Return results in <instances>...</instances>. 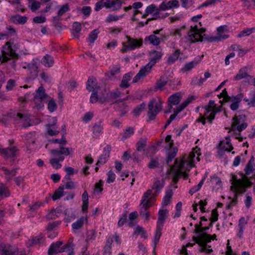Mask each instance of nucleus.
Returning a JSON list of instances; mask_svg holds the SVG:
<instances>
[{"mask_svg":"<svg viewBox=\"0 0 255 255\" xmlns=\"http://www.w3.org/2000/svg\"><path fill=\"white\" fill-rule=\"evenodd\" d=\"M196 229L194 231V233L198 234L197 237H193L194 241L200 246L199 251L200 252H206L209 253L213 252L210 246L207 245L211 242V235L206 233L205 232L209 229V227H202L199 230V227L197 224L195 225Z\"/></svg>","mask_w":255,"mask_h":255,"instance_id":"1","label":"nucleus"},{"mask_svg":"<svg viewBox=\"0 0 255 255\" xmlns=\"http://www.w3.org/2000/svg\"><path fill=\"white\" fill-rule=\"evenodd\" d=\"M175 165L170 167V174L172 176V180L174 183H177L180 177L183 176L184 179H187L188 177L187 172H189L191 168V164L185 160L178 162L176 159L175 161Z\"/></svg>","mask_w":255,"mask_h":255,"instance_id":"2","label":"nucleus"},{"mask_svg":"<svg viewBox=\"0 0 255 255\" xmlns=\"http://www.w3.org/2000/svg\"><path fill=\"white\" fill-rule=\"evenodd\" d=\"M162 55L163 54L160 51L154 50L150 52V62L145 66L140 68L138 73L133 79L132 82H137L141 78L145 76L148 73H149L151 68L160 60L162 56Z\"/></svg>","mask_w":255,"mask_h":255,"instance_id":"3","label":"nucleus"},{"mask_svg":"<svg viewBox=\"0 0 255 255\" xmlns=\"http://www.w3.org/2000/svg\"><path fill=\"white\" fill-rule=\"evenodd\" d=\"M163 102L160 98H153L148 104L147 116L149 120H153L162 109Z\"/></svg>","mask_w":255,"mask_h":255,"instance_id":"4","label":"nucleus"},{"mask_svg":"<svg viewBox=\"0 0 255 255\" xmlns=\"http://www.w3.org/2000/svg\"><path fill=\"white\" fill-rule=\"evenodd\" d=\"M205 30L206 29L204 28L199 29L197 25L194 26H191L187 35L186 36V38L191 43L202 41L203 35H205L204 33Z\"/></svg>","mask_w":255,"mask_h":255,"instance_id":"5","label":"nucleus"},{"mask_svg":"<svg viewBox=\"0 0 255 255\" xmlns=\"http://www.w3.org/2000/svg\"><path fill=\"white\" fill-rule=\"evenodd\" d=\"M122 97L121 92L119 89H116L110 91L105 97H100L99 96L98 101L101 104L108 102L110 104H116V103L123 100Z\"/></svg>","mask_w":255,"mask_h":255,"instance_id":"6","label":"nucleus"},{"mask_svg":"<svg viewBox=\"0 0 255 255\" xmlns=\"http://www.w3.org/2000/svg\"><path fill=\"white\" fill-rule=\"evenodd\" d=\"M2 56L3 57L2 62H5L10 59V57L17 59L18 55L15 52L14 50L11 48L9 42H7L3 46L2 50Z\"/></svg>","mask_w":255,"mask_h":255,"instance_id":"7","label":"nucleus"},{"mask_svg":"<svg viewBox=\"0 0 255 255\" xmlns=\"http://www.w3.org/2000/svg\"><path fill=\"white\" fill-rule=\"evenodd\" d=\"M95 79L93 77H89L88 80L86 83V89L89 91H92L93 93L91 94L90 97V102L92 103H96L98 100V91L100 89L99 87H95L94 88L93 84Z\"/></svg>","mask_w":255,"mask_h":255,"instance_id":"8","label":"nucleus"},{"mask_svg":"<svg viewBox=\"0 0 255 255\" xmlns=\"http://www.w3.org/2000/svg\"><path fill=\"white\" fill-rule=\"evenodd\" d=\"M252 68V66L250 65H247L241 68L239 70L238 73L234 77V80L239 81L243 78H248V80H249L253 78L252 76L248 74V73L251 72Z\"/></svg>","mask_w":255,"mask_h":255,"instance_id":"9","label":"nucleus"},{"mask_svg":"<svg viewBox=\"0 0 255 255\" xmlns=\"http://www.w3.org/2000/svg\"><path fill=\"white\" fill-rule=\"evenodd\" d=\"M24 69L28 68L29 72V78L32 80L35 79L38 76V67L37 61L33 59L32 61L23 67Z\"/></svg>","mask_w":255,"mask_h":255,"instance_id":"10","label":"nucleus"},{"mask_svg":"<svg viewBox=\"0 0 255 255\" xmlns=\"http://www.w3.org/2000/svg\"><path fill=\"white\" fill-rule=\"evenodd\" d=\"M50 153L54 157V158H57L60 161H63L64 159V155H69L70 151L68 148L60 146L59 149L51 150Z\"/></svg>","mask_w":255,"mask_h":255,"instance_id":"11","label":"nucleus"},{"mask_svg":"<svg viewBox=\"0 0 255 255\" xmlns=\"http://www.w3.org/2000/svg\"><path fill=\"white\" fill-rule=\"evenodd\" d=\"M0 252L1 255H18V249L16 246H6L3 243L0 244Z\"/></svg>","mask_w":255,"mask_h":255,"instance_id":"12","label":"nucleus"},{"mask_svg":"<svg viewBox=\"0 0 255 255\" xmlns=\"http://www.w3.org/2000/svg\"><path fill=\"white\" fill-rule=\"evenodd\" d=\"M140 210L139 215L145 221H147L150 218L149 212L147 211V210L151 206V204L149 200H147L145 203L140 204Z\"/></svg>","mask_w":255,"mask_h":255,"instance_id":"13","label":"nucleus"},{"mask_svg":"<svg viewBox=\"0 0 255 255\" xmlns=\"http://www.w3.org/2000/svg\"><path fill=\"white\" fill-rule=\"evenodd\" d=\"M17 149L15 146L0 149V153L4 158H14L16 155Z\"/></svg>","mask_w":255,"mask_h":255,"instance_id":"14","label":"nucleus"},{"mask_svg":"<svg viewBox=\"0 0 255 255\" xmlns=\"http://www.w3.org/2000/svg\"><path fill=\"white\" fill-rule=\"evenodd\" d=\"M233 185L231 186L232 190H235L236 194H243L246 191L245 184L244 182L241 179H236L234 183H233Z\"/></svg>","mask_w":255,"mask_h":255,"instance_id":"15","label":"nucleus"},{"mask_svg":"<svg viewBox=\"0 0 255 255\" xmlns=\"http://www.w3.org/2000/svg\"><path fill=\"white\" fill-rule=\"evenodd\" d=\"M127 43L130 50H134L141 47L142 45V40L141 39H137L131 38L129 36H127Z\"/></svg>","mask_w":255,"mask_h":255,"instance_id":"16","label":"nucleus"},{"mask_svg":"<svg viewBox=\"0 0 255 255\" xmlns=\"http://www.w3.org/2000/svg\"><path fill=\"white\" fill-rule=\"evenodd\" d=\"M111 150V147L109 145H107L104 148L103 154L99 157L97 163V165H103L107 162L110 156Z\"/></svg>","mask_w":255,"mask_h":255,"instance_id":"17","label":"nucleus"},{"mask_svg":"<svg viewBox=\"0 0 255 255\" xmlns=\"http://www.w3.org/2000/svg\"><path fill=\"white\" fill-rule=\"evenodd\" d=\"M114 109L116 111L120 112V116L121 117L124 116L129 110L128 106L126 104L124 100L116 103Z\"/></svg>","mask_w":255,"mask_h":255,"instance_id":"18","label":"nucleus"},{"mask_svg":"<svg viewBox=\"0 0 255 255\" xmlns=\"http://www.w3.org/2000/svg\"><path fill=\"white\" fill-rule=\"evenodd\" d=\"M167 37L163 34L160 35V37H158L154 34H151L145 38V41L147 40L150 42V44L153 45L157 46L160 43L161 40L166 39Z\"/></svg>","mask_w":255,"mask_h":255,"instance_id":"19","label":"nucleus"},{"mask_svg":"<svg viewBox=\"0 0 255 255\" xmlns=\"http://www.w3.org/2000/svg\"><path fill=\"white\" fill-rule=\"evenodd\" d=\"M179 6V2L177 0H172L168 1H163L159 5V9L162 10L177 7Z\"/></svg>","mask_w":255,"mask_h":255,"instance_id":"20","label":"nucleus"},{"mask_svg":"<svg viewBox=\"0 0 255 255\" xmlns=\"http://www.w3.org/2000/svg\"><path fill=\"white\" fill-rule=\"evenodd\" d=\"M63 243L62 241H57L56 243L52 244L49 247L48 250V255H55L59 253L60 247Z\"/></svg>","mask_w":255,"mask_h":255,"instance_id":"21","label":"nucleus"},{"mask_svg":"<svg viewBox=\"0 0 255 255\" xmlns=\"http://www.w3.org/2000/svg\"><path fill=\"white\" fill-rule=\"evenodd\" d=\"M15 118L19 120L21 122H24L22 125L23 128H25L31 126V125L30 124V120L29 116L27 114L17 113Z\"/></svg>","mask_w":255,"mask_h":255,"instance_id":"22","label":"nucleus"},{"mask_svg":"<svg viewBox=\"0 0 255 255\" xmlns=\"http://www.w3.org/2000/svg\"><path fill=\"white\" fill-rule=\"evenodd\" d=\"M168 210L167 209L160 210L158 212V217L157 222V226L163 227L164 222L167 218Z\"/></svg>","mask_w":255,"mask_h":255,"instance_id":"23","label":"nucleus"},{"mask_svg":"<svg viewBox=\"0 0 255 255\" xmlns=\"http://www.w3.org/2000/svg\"><path fill=\"white\" fill-rule=\"evenodd\" d=\"M246 120V116L245 115H240L239 116H235L233 118V123L232 124V129L235 128L241 124V123H245Z\"/></svg>","mask_w":255,"mask_h":255,"instance_id":"24","label":"nucleus"},{"mask_svg":"<svg viewBox=\"0 0 255 255\" xmlns=\"http://www.w3.org/2000/svg\"><path fill=\"white\" fill-rule=\"evenodd\" d=\"M27 20V17L26 16H21L17 14L12 16L10 17V20L15 24H24Z\"/></svg>","mask_w":255,"mask_h":255,"instance_id":"25","label":"nucleus"},{"mask_svg":"<svg viewBox=\"0 0 255 255\" xmlns=\"http://www.w3.org/2000/svg\"><path fill=\"white\" fill-rule=\"evenodd\" d=\"M226 144L227 146L225 145V141H221L219 144V148L220 151H223V150H225L230 152L231 150L233 149V147L232 146L231 143V140L230 138L227 137L226 139Z\"/></svg>","mask_w":255,"mask_h":255,"instance_id":"26","label":"nucleus"},{"mask_svg":"<svg viewBox=\"0 0 255 255\" xmlns=\"http://www.w3.org/2000/svg\"><path fill=\"white\" fill-rule=\"evenodd\" d=\"M182 95L180 93L177 92L171 95L168 98V102L170 104L177 105L181 101Z\"/></svg>","mask_w":255,"mask_h":255,"instance_id":"27","label":"nucleus"},{"mask_svg":"<svg viewBox=\"0 0 255 255\" xmlns=\"http://www.w3.org/2000/svg\"><path fill=\"white\" fill-rule=\"evenodd\" d=\"M255 170V158L252 157L247 163L245 171L246 175H249Z\"/></svg>","mask_w":255,"mask_h":255,"instance_id":"28","label":"nucleus"},{"mask_svg":"<svg viewBox=\"0 0 255 255\" xmlns=\"http://www.w3.org/2000/svg\"><path fill=\"white\" fill-rule=\"evenodd\" d=\"M134 129L133 127H129L127 128L124 130L123 132L121 133V140L123 141L125 140L132 135L134 133Z\"/></svg>","mask_w":255,"mask_h":255,"instance_id":"29","label":"nucleus"},{"mask_svg":"<svg viewBox=\"0 0 255 255\" xmlns=\"http://www.w3.org/2000/svg\"><path fill=\"white\" fill-rule=\"evenodd\" d=\"M42 63L46 67L52 66L54 64L53 57L48 54L45 55L42 59Z\"/></svg>","mask_w":255,"mask_h":255,"instance_id":"30","label":"nucleus"},{"mask_svg":"<svg viewBox=\"0 0 255 255\" xmlns=\"http://www.w3.org/2000/svg\"><path fill=\"white\" fill-rule=\"evenodd\" d=\"M170 150L168 152L166 163L169 165L173 159L176 155L178 149L176 147H169Z\"/></svg>","mask_w":255,"mask_h":255,"instance_id":"31","label":"nucleus"},{"mask_svg":"<svg viewBox=\"0 0 255 255\" xmlns=\"http://www.w3.org/2000/svg\"><path fill=\"white\" fill-rule=\"evenodd\" d=\"M64 185H60L59 188L55 191L54 194L52 196V199L55 201L64 196Z\"/></svg>","mask_w":255,"mask_h":255,"instance_id":"32","label":"nucleus"},{"mask_svg":"<svg viewBox=\"0 0 255 255\" xmlns=\"http://www.w3.org/2000/svg\"><path fill=\"white\" fill-rule=\"evenodd\" d=\"M173 195V191L171 189H169L166 192L165 195L164 197L162 204L163 206H166L170 203V200Z\"/></svg>","mask_w":255,"mask_h":255,"instance_id":"33","label":"nucleus"},{"mask_svg":"<svg viewBox=\"0 0 255 255\" xmlns=\"http://www.w3.org/2000/svg\"><path fill=\"white\" fill-rule=\"evenodd\" d=\"M69 10V5L67 3L62 5L58 12L57 15L54 16V19L55 20H60L61 16L66 12Z\"/></svg>","mask_w":255,"mask_h":255,"instance_id":"34","label":"nucleus"},{"mask_svg":"<svg viewBox=\"0 0 255 255\" xmlns=\"http://www.w3.org/2000/svg\"><path fill=\"white\" fill-rule=\"evenodd\" d=\"M47 97V95L45 92V90L42 86L38 88L36 91V94L33 96L35 99L38 98L40 99V100H43Z\"/></svg>","mask_w":255,"mask_h":255,"instance_id":"35","label":"nucleus"},{"mask_svg":"<svg viewBox=\"0 0 255 255\" xmlns=\"http://www.w3.org/2000/svg\"><path fill=\"white\" fill-rule=\"evenodd\" d=\"M199 63V61L194 59V60L186 63L181 69L182 71L185 72L191 70L192 68L195 67Z\"/></svg>","mask_w":255,"mask_h":255,"instance_id":"36","label":"nucleus"},{"mask_svg":"<svg viewBox=\"0 0 255 255\" xmlns=\"http://www.w3.org/2000/svg\"><path fill=\"white\" fill-rule=\"evenodd\" d=\"M163 227H161V226L156 227V229L155 231V234L154 236L153 242L154 244V248L156 247V246L157 244L158 243L159 239L160 238V237L161 236V231L162 230Z\"/></svg>","mask_w":255,"mask_h":255,"instance_id":"37","label":"nucleus"},{"mask_svg":"<svg viewBox=\"0 0 255 255\" xmlns=\"http://www.w3.org/2000/svg\"><path fill=\"white\" fill-rule=\"evenodd\" d=\"M2 169L4 171L6 178L8 180H11L16 175L17 172V169H13L11 170H9L5 167H2Z\"/></svg>","mask_w":255,"mask_h":255,"instance_id":"38","label":"nucleus"},{"mask_svg":"<svg viewBox=\"0 0 255 255\" xmlns=\"http://www.w3.org/2000/svg\"><path fill=\"white\" fill-rule=\"evenodd\" d=\"M180 53V49L176 50L172 54L169 56L167 60L168 63L170 64L173 63L176 60L178 59Z\"/></svg>","mask_w":255,"mask_h":255,"instance_id":"39","label":"nucleus"},{"mask_svg":"<svg viewBox=\"0 0 255 255\" xmlns=\"http://www.w3.org/2000/svg\"><path fill=\"white\" fill-rule=\"evenodd\" d=\"M167 77L165 76H162L156 83V87L155 89H162V88L166 85L167 83Z\"/></svg>","mask_w":255,"mask_h":255,"instance_id":"40","label":"nucleus"},{"mask_svg":"<svg viewBox=\"0 0 255 255\" xmlns=\"http://www.w3.org/2000/svg\"><path fill=\"white\" fill-rule=\"evenodd\" d=\"M120 70L121 66L119 65H114L110 70V76L108 73H106V76L111 78V77H114L119 74L120 72Z\"/></svg>","mask_w":255,"mask_h":255,"instance_id":"41","label":"nucleus"},{"mask_svg":"<svg viewBox=\"0 0 255 255\" xmlns=\"http://www.w3.org/2000/svg\"><path fill=\"white\" fill-rule=\"evenodd\" d=\"M146 107V104L143 102L141 104L136 106L133 111L134 115L136 117L138 116L145 109Z\"/></svg>","mask_w":255,"mask_h":255,"instance_id":"42","label":"nucleus"},{"mask_svg":"<svg viewBox=\"0 0 255 255\" xmlns=\"http://www.w3.org/2000/svg\"><path fill=\"white\" fill-rule=\"evenodd\" d=\"M81 30V25L79 22H75L73 24L72 33L77 38L79 37L78 34Z\"/></svg>","mask_w":255,"mask_h":255,"instance_id":"43","label":"nucleus"},{"mask_svg":"<svg viewBox=\"0 0 255 255\" xmlns=\"http://www.w3.org/2000/svg\"><path fill=\"white\" fill-rule=\"evenodd\" d=\"M103 127L101 123L95 124L93 128V133L95 136H98L102 131Z\"/></svg>","mask_w":255,"mask_h":255,"instance_id":"44","label":"nucleus"},{"mask_svg":"<svg viewBox=\"0 0 255 255\" xmlns=\"http://www.w3.org/2000/svg\"><path fill=\"white\" fill-rule=\"evenodd\" d=\"M100 31L98 29H95L93 30L89 36V41L91 43H93L96 40L98 37V34L99 33Z\"/></svg>","mask_w":255,"mask_h":255,"instance_id":"45","label":"nucleus"},{"mask_svg":"<svg viewBox=\"0 0 255 255\" xmlns=\"http://www.w3.org/2000/svg\"><path fill=\"white\" fill-rule=\"evenodd\" d=\"M164 181L163 180H156L153 184L152 189H155L156 192H158L160 191L164 186Z\"/></svg>","mask_w":255,"mask_h":255,"instance_id":"46","label":"nucleus"},{"mask_svg":"<svg viewBox=\"0 0 255 255\" xmlns=\"http://www.w3.org/2000/svg\"><path fill=\"white\" fill-rule=\"evenodd\" d=\"M84 218L81 217L75 222L72 224V227L73 229L78 230L81 228L84 225Z\"/></svg>","mask_w":255,"mask_h":255,"instance_id":"47","label":"nucleus"},{"mask_svg":"<svg viewBox=\"0 0 255 255\" xmlns=\"http://www.w3.org/2000/svg\"><path fill=\"white\" fill-rule=\"evenodd\" d=\"M146 144V139L141 138L136 143V149L138 151L144 150Z\"/></svg>","mask_w":255,"mask_h":255,"instance_id":"48","label":"nucleus"},{"mask_svg":"<svg viewBox=\"0 0 255 255\" xmlns=\"http://www.w3.org/2000/svg\"><path fill=\"white\" fill-rule=\"evenodd\" d=\"M255 29V27L249 28L244 29V30L242 31L240 33L238 34V37H242L248 36L250 34H251V33H252L254 32Z\"/></svg>","mask_w":255,"mask_h":255,"instance_id":"49","label":"nucleus"},{"mask_svg":"<svg viewBox=\"0 0 255 255\" xmlns=\"http://www.w3.org/2000/svg\"><path fill=\"white\" fill-rule=\"evenodd\" d=\"M9 196V192L7 188L3 185L0 186V197L1 198L7 197Z\"/></svg>","mask_w":255,"mask_h":255,"instance_id":"50","label":"nucleus"},{"mask_svg":"<svg viewBox=\"0 0 255 255\" xmlns=\"http://www.w3.org/2000/svg\"><path fill=\"white\" fill-rule=\"evenodd\" d=\"M123 16V15L118 16L112 14H109L106 18V22L110 23L113 21H117L120 18H122Z\"/></svg>","mask_w":255,"mask_h":255,"instance_id":"51","label":"nucleus"},{"mask_svg":"<svg viewBox=\"0 0 255 255\" xmlns=\"http://www.w3.org/2000/svg\"><path fill=\"white\" fill-rule=\"evenodd\" d=\"M43 236L42 234H39L32 239V243L33 244L41 245L44 242Z\"/></svg>","mask_w":255,"mask_h":255,"instance_id":"52","label":"nucleus"},{"mask_svg":"<svg viewBox=\"0 0 255 255\" xmlns=\"http://www.w3.org/2000/svg\"><path fill=\"white\" fill-rule=\"evenodd\" d=\"M71 250H73V246L72 243H69L62 247H60L59 253L68 252Z\"/></svg>","mask_w":255,"mask_h":255,"instance_id":"53","label":"nucleus"},{"mask_svg":"<svg viewBox=\"0 0 255 255\" xmlns=\"http://www.w3.org/2000/svg\"><path fill=\"white\" fill-rule=\"evenodd\" d=\"M50 163L55 169H59L61 166L62 165L59 163V162H61L59 159H57V158H53L50 159Z\"/></svg>","mask_w":255,"mask_h":255,"instance_id":"54","label":"nucleus"},{"mask_svg":"<svg viewBox=\"0 0 255 255\" xmlns=\"http://www.w3.org/2000/svg\"><path fill=\"white\" fill-rule=\"evenodd\" d=\"M61 213V211L59 209H54L52 210L47 215V218L49 219H55V217H58L59 216L58 214Z\"/></svg>","mask_w":255,"mask_h":255,"instance_id":"55","label":"nucleus"},{"mask_svg":"<svg viewBox=\"0 0 255 255\" xmlns=\"http://www.w3.org/2000/svg\"><path fill=\"white\" fill-rule=\"evenodd\" d=\"M96 232L94 230H90L87 232L86 241L94 240L96 239Z\"/></svg>","mask_w":255,"mask_h":255,"instance_id":"56","label":"nucleus"},{"mask_svg":"<svg viewBox=\"0 0 255 255\" xmlns=\"http://www.w3.org/2000/svg\"><path fill=\"white\" fill-rule=\"evenodd\" d=\"M221 108H222V107L220 106L219 107V109H218V110H216V111L214 109L213 111H212V112H211L210 114L209 117H207L208 121L209 123H210V124L212 123L213 120L215 119V115H216V114L217 113L221 111Z\"/></svg>","mask_w":255,"mask_h":255,"instance_id":"57","label":"nucleus"},{"mask_svg":"<svg viewBox=\"0 0 255 255\" xmlns=\"http://www.w3.org/2000/svg\"><path fill=\"white\" fill-rule=\"evenodd\" d=\"M195 96L189 97L186 101L183 102L179 106L183 110L193 100H195Z\"/></svg>","mask_w":255,"mask_h":255,"instance_id":"58","label":"nucleus"},{"mask_svg":"<svg viewBox=\"0 0 255 255\" xmlns=\"http://www.w3.org/2000/svg\"><path fill=\"white\" fill-rule=\"evenodd\" d=\"M195 96L189 97L186 101L183 102L179 106L183 110L193 100H195Z\"/></svg>","mask_w":255,"mask_h":255,"instance_id":"59","label":"nucleus"},{"mask_svg":"<svg viewBox=\"0 0 255 255\" xmlns=\"http://www.w3.org/2000/svg\"><path fill=\"white\" fill-rule=\"evenodd\" d=\"M195 96L189 97L186 101L183 102L179 106L183 110L193 100H195Z\"/></svg>","mask_w":255,"mask_h":255,"instance_id":"60","label":"nucleus"},{"mask_svg":"<svg viewBox=\"0 0 255 255\" xmlns=\"http://www.w3.org/2000/svg\"><path fill=\"white\" fill-rule=\"evenodd\" d=\"M57 108V105L53 99L50 100L48 103V109L51 112H54Z\"/></svg>","mask_w":255,"mask_h":255,"instance_id":"61","label":"nucleus"},{"mask_svg":"<svg viewBox=\"0 0 255 255\" xmlns=\"http://www.w3.org/2000/svg\"><path fill=\"white\" fill-rule=\"evenodd\" d=\"M107 175H108V178L107 179V182L108 183H113L115 180V177H116L115 174L112 170H110L108 172Z\"/></svg>","mask_w":255,"mask_h":255,"instance_id":"62","label":"nucleus"},{"mask_svg":"<svg viewBox=\"0 0 255 255\" xmlns=\"http://www.w3.org/2000/svg\"><path fill=\"white\" fill-rule=\"evenodd\" d=\"M152 193V190L148 189L143 194L142 199L140 201V204H144L145 203V202L148 200V197L151 195ZM150 201V200L149 199Z\"/></svg>","mask_w":255,"mask_h":255,"instance_id":"63","label":"nucleus"},{"mask_svg":"<svg viewBox=\"0 0 255 255\" xmlns=\"http://www.w3.org/2000/svg\"><path fill=\"white\" fill-rule=\"evenodd\" d=\"M218 96L219 98L223 97L227 102L229 101L231 99V97L228 95L226 88H225Z\"/></svg>","mask_w":255,"mask_h":255,"instance_id":"64","label":"nucleus"}]
</instances>
